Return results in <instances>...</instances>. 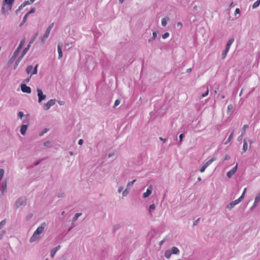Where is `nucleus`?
I'll use <instances>...</instances> for the list:
<instances>
[{"instance_id":"obj_1","label":"nucleus","mask_w":260,"mask_h":260,"mask_svg":"<svg viewBox=\"0 0 260 260\" xmlns=\"http://www.w3.org/2000/svg\"><path fill=\"white\" fill-rule=\"evenodd\" d=\"M46 224L45 223H43L41 226H39L34 233L33 235L30 239V242H34L36 240L39 239V235L42 234L44 231V228Z\"/></svg>"},{"instance_id":"obj_2","label":"nucleus","mask_w":260,"mask_h":260,"mask_svg":"<svg viewBox=\"0 0 260 260\" xmlns=\"http://www.w3.org/2000/svg\"><path fill=\"white\" fill-rule=\"evenodd\" d=\"M246 188H245L243 191V193L242 194V195L241 196V197L240 198H239L238 199L235 200L234 201H233L230 204V207L229 208L230 209H232L236 205L238 204V203H239L244 198V194H245V192L246 191Z\"/></svg>"},{"instance_id":"obj_3","label":"nucleus","mask_w":260,"mask_h":260,"mask_svg":"<svg viewBox=\"0 0 260 260\" xmlns=\"http://www.w3.org/2000/svg\"><path fill=\"white\" fill-rule=\"evenodd\" d=\"M37 67L38 64H37L34 68H33L32 66L31 65L28 66L26 68V72L28 74H30V76L36 74L37 73Z\"/></svg>"},{"instance_id":"obj_4","label":"nucleus","mask_w":260,"mask_h":260,"mask_svg":"<svg viewBox=\"0 0 260 260\" xmlns=\"http://www.w3.org/2000/svg\"><path fill=\"white\" fill-rule=\"evenodd\" d=\"M56 100L55 99H51L48 101L46 103L43 104V108L44 110H48L50 108L55 105Z\"/></svg>"},{"instance_id":"obj_5","label":"nucleus","mask_w":260,"mask_h":260,"mask_svg":"<svg viewBox=\"0 0 260 260\" xmlns=\"http://www.w3.org/2000/svg\"><path fill=\"white\" fill-rule=\"evenodd\" d=\"M53 25H54V23H52L48 26V27H47V28L46 30L45 34L43 35V36L42 38V42H44L45 41V39H46L48 37V36L50 33V31H51L52 27H53Z\"/></svg>"},{"instance_id":"obj_6","label":"nucleus","mask_w":260,"mask_h":260,"mask_svg":"<svg viewBox=\"0 0 260 260\" xmlns=\"http://www.w3.org/2000/svg\"><path fill=\"white\" fill-rule=\"evenodd\" d=\"M38 96V102L41 103L43 100H45L46 98V95L43 94V91L40 89L37 88V89Z\"/></svg>"},{"instance_id":"obj_7","label":"nucleus","mask_w":260,"mask_h":260,"mask_svg":"<svg viewBox=\"0 0 260 260\" xmlns=\"http://www.w3.org/2000/svg\"><path fill=\"white\" fill-rule=\"evenodd\" d=\"M25 203L26 200L24 198H19L17 200V201L15 202V206L16 207V208L17 209L20 206L25 205Z\"/></svg>"},{"instance_id":"obj_8","label":"nucleus","mask_w":260,"mask_h":260,"mask_svg":"<svg viewBox=\"0 0 260 260\" xmlns=\"http://www.w3.org/2000/svg\"><path fill=\"white\" fill-rule=\"evenodd\" d=\"M21 89L23 92L30 93L31 92V88L27 86L25 84H22L21 85Z\"/></svg>"},{"instance_id":"obj_9","label":"nucleus","mask_w":260,"mask_h":260,"mask_svg":"<svg viewBox=\"0 0 260 260\" xmlns=\"http://www.w3.org/2000/svg\"><path fill=\"white\" fill-rule=\"evenodd\" d=\"M237 170V164L230 171L227 173V176L229 178H231L235 173L236 172Z\"/></svg>"},{"instance_id":"obj_10","label":"nucleus","mask_w":260,"mask_h":260,"mask_svg":"<svg viewBox=\"0 0 260 260\" xmlns=\"http://www.w3.org/2000/svg\"><path fill=\"white\" fill-rule=\"evenodd\" d=\"M151 189L152 186H150L149 188H148L145 192H144L143 194V197L144 198H146L148 197L151 193Z\"/></svg>"},{"instance_id":"obj_11","label":"nucleus","mask_w":260,"mask_h":260,"mask_svg":"<svg viewBox=\"0 0 260 260\" xmlns=\"http://www.w3.org/2000/svg\"><path fill=\"white\" fill-rule=\"evenodd\" d=\"M7 189V181H3L2 182V186H1V191L3 193H4Z\"/></svg>"},{"instance_id":"obj_12","label":"nucleus","mask_w":260,"mask_h":260,"mask_svg":"<svg viewBox=\"0 0 260 260\" xmlns=\"http://www.w3.org/2000/svg\"><path fill=\"white\" fill-rule=\"evenodd\" d=\"M27 128V126L26 125H22L20 128V133L23 135H25V134L26 132Z\"/></svg>"},{"instance_id":"obj_13","label":"nucleus","mask_w":260,"mask_h":260,"mask_svg":"<svg viewBox=\"0 0 260 260\" xmlns=\"http://www.w3.org/2000/svg\"><path fill=\"white\" fill-rule=\"evenodd\" d=\"M34 41H32L31 42H30V44L29 45H27V46L26 47H25L24 48V49L23 50L22 53L21 54V55L22 56H24V55L27 53V52L28 51L30 46V44L32 43Z\"/></svg>"},{"instance_id":"obj_14","label":"nucleus","mask_w":260,"mask_h":260,"mask_svg":"<svg viewBox=\"0 0 260 260\" xmlns=\"http://www.w3.org/2000/svg\"><path fill=\"white\" fill-rule=\"evenodd\" d=\"M234 38L231 39L228 41V43L226 44V50L228 49H230V47H231V45L233 44V43L234 42Z\"/></svg>"},{"instance_id":"obj_15","label":"nucleus","mask_w":260,"mask_h":260,"mask_svg":"<svg viewBox=\"0 0 260 260\" xmlns=\"http://www.w3.org/2000/svg\"><path fill=\"white\" fill-rule=\"evenodd\" d=\"M57 51L58 53V59H60L62 57V52L60 45H58L57 46Z\"/></svg>"},{"instance_id":"obj_16","label":"nucleus","mask_w":260,"mask_h":260,"mask_svg":"<svg viewBox=\"0 0 260 260\" xmlns=\"http://www.w3.org/2000/svg\"><path fill=\"white\" fill-rule=\"evenodd\" d=\"M215 160V159L214 158H212L211 159H210V160H209L208 161H207L204 165V166H205V167L207 168L210 165H211L213 161H214V160Z\"/></svg>"},{"instance_id":"obj_17","label":"nucleus","mask_w":260,"mask_h":260,"mask_svg":"<svg viewBox=\"0 0 260 260\" xmlns=\"http://www.w3.org/2000/svg\"><path fill=\"white\" fill-rule=\"evenodd\" d=\"M15 0H5V2L9 5L10 9H11Z\"/></svg>"},{"instance_id":"obj_18","label":"nucleus","mask_w":260,"mask_h":260,"mask_svg":"<svg viewBox=\"0 0 260 260\" xmlns=\"http://www.w3.org/2000/svg\"><path fill=\"white\" fill-rule=\"evenodd\" d=\"M171 251L172 254H178L179 252L178 248L176 247H173Z\"/></svg>"},{"instance_id":"obj_19","label":"nucleus","mask_w":260,"mask_h":260,"mask_svg":"<svg viewBox=\"0 0 260 260\" xmlns=\"http://www.w3.org/2000/svg\"><path fill=\"white\" fill-rule=\"evenodd\" d=\"M259 201H260V194H259L258 196H257L255 197L254 202L253 204V207L256 206V205L257 204V203L259 202Z\"/></svg>"},{"instance_id":"obj_20","label":"nucleus","mask_w":260,"mask_h":260,"mask_svg":"<svg viewBox=\"0 0 260 260\" xmlns=\"http://www.w3.org/2000/svg\"><path fill=\"white\" fill-rule=\"evenodd\" d=\"M172 254V253L171 251L170 250H168L165 251V256L167 258L169 259L170 258Z\"/></svg>"},{"instance_id":"obj_21","label":"nucleus","mask_w":260,"mask_h":260,"mask_svg":"<svg viewBox=\"0 0 260 260\" xmlns=\"http://www.w3.org/2000/svg\"><path fill=\"white\" fill-rule=\"evenodd\" d=\"M233 135H234V132H232L231 134V135H230L229 137L228 138V140L226 141V142H225V144L226 145L228 144L231 141V140L233 139Z\"/></svg>"},{"instance_id":"obj_22","label":"nucleus","mask_w":260,"mask_h":260,"mask_svg":"<svg viewBox=\"0 0 260 260\" xmlns=\"http://www.w3.org/2000/svg\"><path fill=\"white\" fill-rule=\"evenodd\" d=\"M247 143L245 140H244L243 145V152H246L247 150Z\"/></svg>"},{"instance_id":"obj_23","label":"nucleus","mask_w":260,"mask_h":260,"mask_svg":"<svg viewBox=\"0 0 260 260\" xmlns=\"http://www.w3.org/2000/svg\"><path fill=\"white\" fill-rule=\"evenodd\" d=\"M23 57L21 55L18 57V58L17 59V61L15 62V65L14 69H15L16 68V67L18 66L19 63L20 62V61H21V60L22 59Z\"/></svg>"},{"instance_id":"obj_24","label":"nucleus","mask_w":260,"mask_h":260,"mask_svg":"<svg viewBox=\"0 0 260 260\" xmlns=\"http://www.w3.org/2000/svg\"><path fill=\"white\" fill-rule=\"evenodd\" d=\"M260 4V0H257L255 2H254L252 5V8L255 9L259 6Z\"/></svg>"},{"instance_id":"obj_25","label":"nucleus","mask_w":260,"mask_h":260,"mask_svg":"<svg viewBox=\"0 0 260 260\" xmlns=\"http://www.w3.org/2000/svg\"><path fill=\"white\" fill-rule=\"evenodd\" d=\"M230 49H228L226 50V48H225V50L222 52V59H224L225 58L227 53H228Z\"/></svg>"},{"instance_id":"obj_26","label":"nucleus","mask_w":260,"mask_h":260,"mask_svg":"<svg viewBox=\"0 0 260 260\" xmlns=\"http://www.w3.org/2000/svg\"><path fill=\"white\" fill-rule=\"evenodd\" d=\"M81 213H76L74 217H73V221H76L78 219V217L80 216H81Z\"/></svg>"},{"instance_id":"obj_27","label":"nucleus","mask_w":260,"mask_h":260,"mask_svg":"<svg viewBox=\"0 0 260 260\" xmlns=\"http://www.w3.org/2000/svg\"><path fill=\"white\" fill-rule=\"evenodd\" d=\"M25 38L23 39L21 41V42H20V44H19V45L18 46L19 49H21L22 48V47H23V45H24V44L25 43Z\"/></svg>"},{"instance_id":"obj_28","label":"nucleus","mask_w":260,"mask_h":260,"mask_svg":"<svg viewBox=\"0 0 260 260\" xmlns=\"http://www.w3.org/2000/svg\"><path fill=\"white\" fill-rule=\"evenodd\" d=\"M248 125H244L243 127H242V135H244V134H245V132L246 131V129L248 127Z\"/></svg>"},{"instance_id":"obj_29","label":"nucleus","mask_w":260,"mask_h":260,"mask_svg":"<svg viewBox=\"0 0 260 260\" xmlns=\"http://www.w3.org/2000/svg\"><path fill=\"white\" fill-rule=\"evenodd\" d=\"M56 252L57 251L53 249L51 251L50 255L52 258H53Z\"/></svg>"},{"instance_id":"obj_30","label":"nucleus","mask_w":260,"mask_h":260,"mask_svg":"<svg viewBox=\"0 0 260 260\" xmlns=\"http://www.w3.org/2000/svg\"><path fill=\"white\" fill-rule=\"evenodd\" d=\"M167 24V20L165 18H163L161 20V25L163 26H165Z\"/></svg>"},{"instance_id":"obj_31","label":"nucleus","mask_w":260,"mask_h":260,"mask_svg":"<svg viewBox=\"0 0 260 260\" xmlns=\"http://www.w3.org/2000/svg\"><path fill=\"white\" fill-rule=\"evenodd\" d=\"M169 36V34L168 32H166L162 36V38L164 39L167 38Z\"/></svg>"},{"instance_id":"obj_32","label":"nucleus","mask_w":260,"mask_h":260,"mask_svg":"<svg viewBox=\"0 0 260 260\" xmlns=\"http://www.w3.org/2000/svg\"><path fill=\"white\" fill-rule=\"evenodd\" d=\"M23 115H24V114H23V112L20 111L18 113V116L19 118H22V117L23 116Z\"/></svg>"},{"instance_id":"obj_33","label":"nucleus","mask_w":260,"mask_h":260,"mask_svg":"<svg viewBox=\"0 0 260 260\" xmlns=\"http://www.w3.org/2000/svg\"><path fill=\"white\" fill-rule=\"evenodd\" d=\"M120 104V101L119 100H116L115 101V103H114V107H117V106H118Z\"/></svg>"},{"instance_id":"obj_34","label":"nucleus","mask_w":260,"mask_h":260,"mask_svg":"<svg viewBox=\"0 0 260 260\" xmlns=\"http://www.w3.org/2000/svg\"><path fill=\"white\" fill-rule=\"evenodd\" d=\"M4 170L3 169H0V180L2 179V178H3V176L4 175Z\"/></svg>"},{"instance_id":"obj_35","label":"nucleus","mask_w":260,"mask_h":260,"mask_svg":"<svg viewBox=\"0 0 260 260\" xmlns=\"http://www.w3.org/2000/svg\"><path fill=\"white\" fill-rule=\"evenodd\" d=\"M136 181V179H134L131 182H129L127 184V186H132L133 185V184Z\"/></svg>"},{"instance_id":"obj_36","label":"nucleus","mask_w":260,"mask_h":260,"mask_svg":"<svg viewBox=\"0 0 260 260\" xmlns=\"http://www.w3.org/2000/svg\"><path fill=\"white\" fill-rule=\"evenodd\" d=\"M5 223H6L5 220H3L1 222H0V229H1L4 226V225L5 224Z\"/></svg>"},{"instance_id":"obj_37","label":"nucleus","mask_w":260,"mask_h":260,"mask_svg":"<svg viewBox=\"0 0 260 260\" xmlns=\"http://www.w3.org/2000/svg\"><path fill=\"white\" fill-rule=\"evenodd\" d=\"M208 93H209V89H208V88H207L206 92L205 93L202 94V97L204 98V97L206 96L208 94Z\"/></svg>"},{"instance_id":"obj_38","label":"nucleus","mask_w":260,"mask_h":260,"mask_svg":"<svg viewBox=\"0 0 260 260\" xmlns=\"http://www.w3.org/2000/svg\"><path fill=\"white\" fill-rule=\"evenodd\" d=\"M208 93H209V89H208V88H207L206 92L205 93L202 94V97L204 98V97L206 96L208 94Z\"/></svg>"},{"instance_id":"obj_39","label":"nucleus","mask_w":260,"mask_h":260,"mask_svg":"<svg viewBox=\"0 0 260 260\" xmlns=\"http://www.w3.org/2000/svg\"><path fill=\"white\" fill-rule=\"evenodd\" d=\"M18 51H15L14 53H13V55L12 56V58H13L14 59H15L17 56L18 55Z\"/></svg>"},{"instance_id":"obj_40","label":"nucleus","mask_w":260,"mask_h":260,"mask_svg":"<svg viewBox=\"0 0 260 260\" xmlns=\"http://www.w3.org/2000/svg\"><path fill=\"white\" fill-rule=\"evenodd\" d=\"M206 168L205 167V166H204V165L201 167V168L200 169V172L201 173H203L205 170H206Z\"/></svg>"},{"instance_id":"obj_41","label":"nucleus","mask_w":260,"mask_h":260,"mask_svg":"<svg viewBox=\"0 0 260 260\" xmlns=\"http://www.w3.org/2000/svg\"><path fill=\"white\" fill-rule=\"evenodd\" d=\"M27 16H28V14L27 13L24 16L23 18L22 23H24L26 21Z\"/></svg>"},{"instance_id":"obj_42","label":"nucleus","mask_w":260,"mask_h":260,"mask_svg":"<svg viewBox=\"0 0 260 260\" xmlns=\"http://www.w3.org/2000/svg\"><path fill=\"white\" fill-rule=\"evenodd\" d=\"M155 209V205L154 204H151L149 206V210H154Z\"/></svg>"},{"instance_id":"obj_43","label":"nucleus","mask_w":260,"mask_h":260,"mask_svg":"<svg viewBox=\"0 0 260 260\" xmlns=\"http://www.w3.org/2000/svg\"><path fill=\"white\" fill-rule=\"evenodd\" d=\"M233 109V106L232 105H230L228 107V111H231Z\"/></svg>"},{"instance_id":"obj_44","label":"nucleus","mask_w":260,"mask_h":260,"mask_svg":"<svg viewBox=\"0 0 260 260\" xmlns=\"http://www.w3.org/2000/svg\"><path fill=\"white\" fill-rule=\"evenodd\" d=\"M183 137V135L182 134H180L179 136V142H182Z\"/></svg>"},{"instance_id":"obj_45","label":"nucleus","mask_w":260,"mask_h":260,"mask_svg":"<svg viewBox=\"0 0 260 260\" xmlns=\"http://www.w3.org/2000/svg\"><path fill=\"white\" fill-rule=\"evenodd\" d=\"M35 8H33L32 9H31V10L30 11H29L27 13V14L28 15H29V14L31 13H34L35 12Z\"/></svg>"},{"instance_id":"obj_46","label":"nucleus","mask_w":260,"mask_h":260,"mask_svg":"<svg viewBox=\"0 0 260 260\" xmlns=\"http://www.w3.org/2000/svg\"><path fill=\"white\" fill-rule=\"evenodd\" d=\"M50 144V142L47 141V142H45L44 143V145L46 147H48L49 145Z\"/></svg>"},{"instance_id":"obj_47","label":"nucleus","mask_w":260,"mask_h":260,"mask_svg":"<svg viewBox=\"0 0 260 260\" xmlns=\"http://www.w3.org/2000/svg\"><path fill=\"white\" fill-rule=\"evenodd\" d=\"M156 37V33L155 32H153L152 34V39H155Z\"/></svg>"},{"instance_id":"obj_48","label":"nucleus","mask_w":260,"mask_h":260,"mask_svg":"<svg viewBox=\"0 0 260 260\" xmlns=\"http://www.w3.org/2000/svg\"><path fill=\"white\" fill-rule=\"evenodd\" d=\"M240 13V10L239 8H237L235 10V14H239Z\"/></svg>"},{"instance_id":"obj_49","label":"nucleus","mask_w":260,"mask_h":260,"mask_svg":"<svg viewBox=\"0 0 260 260\" xmlns=\"http://www.w3.org/2000/svg\"><path fill=\"white\" fill-rule=\"evenodd\" d=\"M60 246L58 245L57 247H56L54 248H53V249H54L55 250L57 251L60 249Z\"/></svg>"},{"instance_id":"obj_50","label":"nucleus","mask_w":260,"mask_h":260,"mask_svg":"<svg viewBox=\"0 0 260 260\" xmlns=\"http://www.w3.org/2000/svg\"><path fill=\"white\" fill-rule=\"evenodd\" d=\"M58 104L60 105H63L64 104V101H58Z\"/></svg>"},{"instance_id":"obj_51","label":"nucleus","mask_w":260,"mask_h":260,"mask_svg":"<svg viewBox=\"0 0 260 260\" xmlns=\"http://www.w3.org/2000/svg\"><path fill=\"white\" fill-rule=\"evenodd\" d=\"M83 141L82 139H80L78 141L79 145H82L83 144Z\"/></svg>"},{"instance_id":"obj_52","label":"nucleus","mask_w":260,"mask_h":260,"mask_svg":"<svg viewBox=\"0 0 260 260\" xmlns=\"http://www.w3.org/2000/svg\"><path fill=\"white\" fill-rule=\"evenodd\" d=\"M243 135H242V134L241 135V136H240L238 138V141H241L242 140V136Z\"/></svg>"},{"instance_id":"obj_53","label":"nucleus","mask_w":260,"mask_h":260,"mask_svg":"<svg viewBox=\"0 0 260 260\" xmlns=\"http://www.w3.org/2000/svg\"><path fill=\"white\" fill-rule=\"evenodd\" d=\"M230 158V157L229 155H226L225 156L224 159H225V160L229 159Z\"/></svg>"},{"instance_id":"obj_54","label":"nucleus","mask_w":260,"mask_h":260,"mask_svg":"<svg viewBox=\"0 0 260 260\" xmlns=\"http://www.w3.org/2000/svg\"><path fill=\"white\" fill-rule=\"evenodd\" d=\"M30 77H31V76H30L29 78H28L26 79L25 80V82H28L29 81V80H30Z\"/></svg>"},{"instance_id":"obj_55","label":"nucleus","mask_w":260,"mask_h":260,"mask_svg":"<svg viewBox=\"0 0 260 260\" xmlns=\"http://www.w3.org/2000/svg\"><path fill=\"white\" fill-rule=\"evenodd\" d=\"M46 132H47V129H45L44 130V132H43L41 134H40V136H42L44 134V133H46Z\"/></svg>"},{"instance_id":"obj_56","label":"nucleus","mask_w":260,"mask_h":260,"mask_svg":"<svg viewBox=\"0 0 260 260\" xmlns=\"http://www.w3.org/2000/svg\"><path fill=\"white\" fill-rule=\"evenodd\" d=\"M191 69L190 68H189V69H187L186 72H187V73H189V72H191Z\"/></svg>"},{"instance_id":"obj_57","label":"nucleus","mask_w":260,"mask_h":260,"mask_svg":"<svg viewBox=\"0 0 260 260\" xmlns=\"http://www.w3.org/2000/svg\"><path fill=\"white\" fill-rule=\"evenodd\" d=\"M4 233L5 232H4L3 234H0V240L2 239Z\"/></svg>"},{"instance_id":"obj_58","label":"nucleus","mask_w":260,"mask_h":260,"mask_svg":"<svg viewBox=\"0 0 260 260\" xmlns=\"http://www.w3.org/2000/svg\"><path fill=\"white\" fill-rule=\"evenodd\" d=\"M21 49H19V47H18L17 49L15 50L16 51H18V53H19V51L21 50Z\"/></svg>"},{"instance_id":"obj_59","label":"nucleus","mask_w":260,"mask_h":260,"mask_svg":"<svg viewBox=\"0 0 260 260\" xmlns=\"http://www.w3.org/2000/svg\"><path fill=\"white\" fill-rule=\"evenodd\" d=\"M159 139H160V140L164 141V142H166V139H163L161 137H160V138H159Z\"/></svg>"},{"instance_id":"obj_60","label":"nucleus","mask_w":260,"mask_h":260,"mask_svg":"<svg viewBox=\"0 0 260 260\" xmlns=\"http://www.w3.org/2000/svg\"><path fill=\"white\" fill-rule=\"evenodd\" d=\"M199 220V218L198 220H197L196 221H194V222L193 224H194V225H196V224L197 223V222H198V221Z\"/></svg>"},{"instance_id":"obj_61","label":"nucleus","mask_w":260,"mask_h":260,"mask_svg":"<svg viewBox=\"0 0 260 260\" xmlns=\"http://www.w3.org/2000/svg\"><path fill=\"white\" fill-rule=\"evenodd\" d=\"M123 2H124V0H119V2H120V3H121V4H122Z\"/></svg>"},{"instance_id":"obj_62","label":"nucleus","mask_w":260,"mask_h":260,"mask_svg":"<svg viewBox=\"0 0 260 260\" xmlns=\"http://www.w3.org/2000/svg\"><path fill=\"white\" fill-rule=\"evenodd\" d=\"M36 0H30V2L32 3H34Z\"/></svg>"},{"instance_id":"obj_63","label":"nucleus","mask_w":260,"mask_h":260,"mask_svg":"<svg viewBox=\"0 0 260 260\" xmlns=\"http://www.w3.org/2000/svg\"><path fill=\"white\" fill-rule=\"evenodd\" d=\"M164 242V241H161L160 242V244H161L162 243Z\"/></svg>"},{"instance_id":"obj_64","label":"nucleus","mask_w":260,"mask_h":260,"mask_svg":"<svg viewBox=\"0 0 260 260\" xmlns=\"http://www.w3.org/2000/svg\"><path fill=\"white\" fill-rule=\"evenodd\" d=\"M221 98H222V99H224V98H225V96H224V95H222V96H221Z\"/></svg>"}]
</instances>
